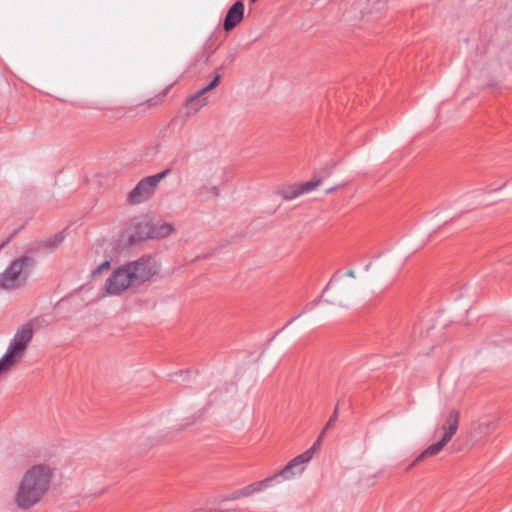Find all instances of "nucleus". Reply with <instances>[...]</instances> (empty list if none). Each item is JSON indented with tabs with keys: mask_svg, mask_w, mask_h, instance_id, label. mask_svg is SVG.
Returning <instances> with one entry per match:
<instances>
[{
	"mask_svg": "<svg viewBox=\"0 0 512 512\" xmlns=\"http://www.w3.org/2000/svg\"><path fill=\"white\" fill-rule=\"evenodd\" d=\"M276 481V476L270 475L261 481H257L249 484L251 491L253 494L263 491L264 489L270 487L273 482Z\"/></svg>",
	"mask_w": 512,
	"mask_h": 512,
	"instance_id": "nucleus-14",
	"label": "nucleus"
},
{
	"mask_svg": "<svg viewBox=\"0 0 512 512\" xmlns=\"http://www.w3.org/2000/svg\"><path fill=\"white\" fill-rule=\"evenodd\" d=\"M459 412L456 409L449 411L446 420L442 426L444 435L440 441L428 446L410 465V468L416 466L426 457L437 455L456 434L459 426Z\"/></svg>",
	"mask_w": 512,
	"mask_h": 512,
	"instance_id": "nucleus-5",
	"label": "nucleus"
},
{
	"mask_svg": "<svg viewBox=\"0 0 512 512\" xmlns=\"http://www.w3.org/2000/svg\"><path fill=\"white\" fill-rule=\"evenodd\" d=\"M303 195L301 187L299 184H295L287 189L283 190L282 196L286 200H292L299 196Z\"/></svg>",
	"mask_w": 512,
	"mask_h": 512,
	"instance_id": "nucleus-16",
	"label": "nucleus"
},
{
	"mask_svg": "<svg viewBox=\"0 0 512 512\" xmlns=\"http://www.w3.org/2000/svg\"><path fill=\"white\" fill-rule=\"evenodd\" d=\"M53 470L45 464L32 466L23 475L15 495V502L21 509H29L37 504L48 491Z\"/></svg>",
	"mask_w": 512,
	"mask_h": 512,
	"instance_id": "nucleus-1",
	"label": "nucleus"
},
{
	"mask_svg": "<svg viewBox=\"0 0 512 512\" xmlns=\"http://www.w3.org/2000/svg\"><path fill=\"white\" fill-rule=\"evenodd\" d=\"M252 3H255L257 0H250Z\"/></svg>",
	"mask_w": 512,
	"mask_h": 512,
	"instance_id": "nucleus-23",
	"label": "nucleus"
},
{
	"mask_svg": "<svg viewBox=\"0 0 512 512\" xmlns=\"http://www.w3.org/2000/svg\"><path fill=\"white\" fill-rule=\"evenodd\" d=\"M165 95H166V92H164V93L162 94V96H161V97H158L156 100H154V99H150V100H148V102H147V103H148V105H149V106H154V105H158V104H160V103L163 101V98L165 97Z\"/></svg>",
	"mask_w": 512,
	"mask_h": 512,
	"instance_id": "nucleus-20",
	"label": "nucleus"
},
{
	"mask_svg": "<svg viewBox=\"0 0 512 512\" xmlns=\"http://www.w3.org/2000/svg\"><path fill=\"white\" fill-rule=\"evenodd\" d=\"M33 337L30 322L24 323L15 333L5 354L0 359V373L10 370L24 355Z\"/></svg>",
	"mask_w": 512,
	"mask_h": 512,
	"instance_id": "nucleus-3",
	"label": "nucleus"
},
{
	"mask_svg": "<svg viewBox=\"0 0 512 512\" xmlns=\"http://www.w3.org/2000/svg\"><path fill=\"white\" fill-rule=\"evenodd\" d=\"M221 76L216 75L214 79L203 89L198 91L195 95H193L191 98H189L188 103L190 105L196 104V109L198 110L200 107H203L207 104V98H202L204 94H206L208 91L216 88L220 83Z\"/></svg>",
	"mask_w": 512,
	"mask_h": 512,
	"instance_id": "nucleus-13",
	"label": "nucleus"
},
{
	"mask_svg": "<svg viewBox=\"0 0 512 512\" xmlns=\"http://www.w3.org/2000/svg\"><path fill=\"white\" fill-rule=\"evenodd\" d=\"M315 451L316 444H313L308 450L291 459L283 469L273 474L276 476V482H280L279 478L289 480L295 475L301 474L305 470V465L313 458Z\"/></svg>",
	"mask_w": 512,
	"mask_h": 512,
	"instance_id": "nucleus-9",
	"label": "nucleus"
},
{
	"mask_svg": "<svg viewBox=\"0 0 512 512\" xmlns=\"http://www.w3.org/2000/svg\"><path fill=\"white\" fill-rule=\"evenodd\" d=\"M42 316L43 315H38V314L34 315L35 318H39V317H42Z\"/></svg>",
	"mask_w": 512,
	"mask_h": 512,
	"instance_id": "nucleus-22",
	"label": "nucleus"
},
{
	"mask_svg": "<svg viewBox=\"0 0 512 512\" xmlns=\"http://www.w3.org/2000/svg\"><path fill=\"white\" fill-rule=\"evenodd\" d=\"M174 232V227L170 223H151L149 221L140 222L137 226L136 235L139 239H163Z\"/></svg>",
	"mask_w": 512,
	"mask_h": 512,
	"instance_id": "nucleus-10",
	"label": "nucleus"
},
{
	"mask_svg": "<svg viewBox=\"0 0 512 512\" xmlns=\"http://www.w3.org/2000/svg\"><path fill=\"white\" fill-rule=\"evenodd\" d=\"M337 418H338V407H336V408L334 409L332 416L329 418V420H328V422L326 423V425H325V427H324L323 431L321 432V434H320L319 438H318V439H317V441L314 443V444H316V447L320 444V442H321V440H322V437L324 436V434L326 433V431L334 425V423H335V421L337 420Z\"/></svg>",
	"mask_w": 512,
	"mask_h": 512,
	"instance_id": "nucleus-17",
	"label": "nucleus"
},
{
	"mask_svg": "<svg viewBox=\"0 0 512 512\" xmlns=\"http://www.w3.org/2000/svg\"><path fill=\"white\" fill-rule=\"evenodd\" d=\"M134 288L125 264L117 267L107 277L102 288L104 296H120Z\"/></svg>",
	"mask_w": 512,
	"mask_h": 512,
	"instance_id": "nucleus-8",
	"label": "nucleus"
},
{
	"mask_svg": "<svg viewBox=\"0 0 512 512\" xmlns=\"http://www.w3.org/2000/svg\"><path fill=\"white\" fill-rule=\"evenodd\" d=\"M64 237L61 234H55L43 241V246L46 250L52 251L58 248L63 242Z\"/></svg>",
	"mask_w": 512,
	"mask_h": 512,
	"instance_id": "nucleus-15",
	"label": "nucleus"
},
{
	"mask_svg": "<svg viewBox=\"0 0 512 512\" xmlns=\"http://www.w3.org/2000/svg\"><path fill=\"white\" fill-rule=\"evenodd\" d=\"M239 494L242 495L243 497H249V496L253 495V493L248 485L239 489Z\"/></svg>",
	"mask_w": 512,
	"mask_h": 512,
	"instance_id": "nucleus-19",
	"label": "nucleus"
},
{
	"mask_svg": "<svg viewBox=\"0 0 512 512\" xmlns=\"http://www.w3.org/2000/svg\"><path fill=\"white\" fill-rule=\"evenodd\" d=\"M32 261L28 257H21L13 261L10 266L0 274V287L12 289L22 285L27 277Z\"/></svg>",
	"mask_w": 512,
	"mask_h": 512,
	"instance_id": "nucleus-6",
	"label": "nucleus"
},
{
	"mask_svg": "<svg viewBox=\"0 0 512 512\" xmlns=\"http://www.w3.org/2000/svg\"><path fill=\"white\" fill-rule=\"evenodd\" d=\"M134 288L153 280L160 272V263L150 255L125 263Z\"/></svg>",
	"mask_w": 512,
	"mask_h": 512,
	"instance_id": "nucleus-4",
	"label": "nucleus"
},
{
	"mask_svg": "<svg viewBox=\"0 0 512 512\" xmlns=\"http://www.w3.org/2000/svg\"><path fill=\"white\" fill-rule=\"evenodd\" d=\"M321 184V180H311L305 183H300V187L302 190V193H309L310 191L314 190Z\"/></svg>",
	"mask_w": 512,
	"mask_h": 512,
	"instance_id": "nucleus-18",
	"label": "nucleus"
},
{
	"mask_svg": "<svg viewBox=\"0 0 512 512\" xmlns=\"http://www.w3.org/2000/svg\"><path fill=\"white\" fill-rule=\"evenodd\" d=\"M166 169L158 174L143 178L131 190L128 195V200L132 204H139L149 200L156 191L159 183L169 174Z\"/></svg>",
	"mask_w": 512,
	"mask_h": 512,
	"instance_id": "nucleus-7",
	"label": "nucleus"
},
{
	"mask_svg": "<svg viewBox=\"0 0 512 512\" xmlns=\"http://www.w3.org/2000/svg\"><path fill=\"white\" fill-rule=\"evenodd\" d=\"M88 260L94 266L91 270V275L93 277L110 269L111 258L108 254V249L104 247V244L94 245L89 253Z\"/></svg>",
	"mask_w": 512,
	"mask_h": 512,
	"instance_id": "nucleus-11",
	"label": "nucleus"
},
{
	"mask_svg": "<svg viewBox=\"0 0 512 512\" xmlns=\"http://www.w3.org/2000/svg\"><path fill=\"white\" fill-rule=\"evenodd\" d=\"M244 17V4L242 1L235 2L228 10L224 19L225 31L234 29Z\"/></svg>",
	"mask_w": 512,
	"mask_h": 512,
	"instance_id": "nucleus-12",
	"label": "nucleus"
},
{
	"mask_svg": "<svg viewBox=\"0 0 512 512\" xmlns=\"http://www.w3.org/2000/svg\"><path fill=\"white\" fill-rule=\"evenodd\" d=\"M239 498H243V496L239 494V489H238V490L233 491L227 499L228 500H237Z\"/></svg>",
	"mask_w": 512,
	"mask_h": 512,
	"instance_id": "nucleus-21",
	"label": "nucleus"
},
{
	"mask_svg": "<svg viewBox=\"0 0 512 512\" xmlns=\"http://www.w3.org/2000/svg\"><path fill=\"white\" fill-rule=\"evenodd\" d=\"M346 276L351 279H347L345 276H333L331 278L320 296L323 302L337 309H349L351 307L353 296L357 290L354 281L356 273L354 270H349Z\"/></svg>",
	"mask_w": 512,
	"mask_h": 512,
	"instance_id": "nucleus-2",
	"label": "nucleus"
}]
</instances>
